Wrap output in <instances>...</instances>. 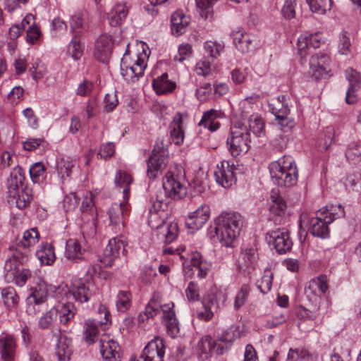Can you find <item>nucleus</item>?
Wrapping results in <instances>:
<instances>
[{
	"instance_id": "obj_1",
	"label": "nucleus",
	"mask_w": 361,
	"mask_h": 361,
	"mask_svg": "<svg viewBox=\"0 0 361 361\" xmlns=\"http://www.w3.org/2000/svg\"><path fill=\"white\" fill-rule=\"evenodd\" d=\"M169 202L170 200L163 198L161 194L157 195L148 214L149 226L153 229L158 230L157 235L165 243L173 242L178 233L177 223L166 224V220L170 215L168 211Z\"/></svg>"
},
{
	"instance_id": "obj_2",
	"label": "nucleus",
	"mask_w": 361,
	"mask_h": 361,
	"mask_svg": "<svg viewBox=\"0 0 361 361\" xmlns=\"http://www.w3.org/2000/svg\"><path fill=\"white\" fill-rule=\"evenodd\" d=\"M243 225L240 214L233 212H222L215 221V226L210 228L212 237L216 236L222 245L230 247L238 237Z\"/></svg>"
},
{
	"instance_id": "obj_3",
	"label": "nucleus",
	"mask_w": 361,
	"mask_h": 361,
	"mask_svg": "<svg viewBox=\"0 0 361 361\" xmlns=\"http://www.w3.org/2000/svg\"><path fill=\"white\" fill-rule=\"evenodd\" d=\"M273 182L279 187H290L298 182V171L295 161L290 156H283L269 165Z\"/></svg>"
},
{
	"instance_id": "obj_4",
	"label": "nucleus",
	"mask_w": 361,
	"mask_h": 361,
	"mask_svg": "<svg viewBox=\"0 0 361 361\" xmlns=\"http://www.w3.org/2000/svg\"><path fill=\"white\" fill-rule=\"evenodd\" d=\"M25 180V173L21 167L17 166L13 169L10 176L7 180V188L9 202L15 200L18 208H25L33 200L32 189L25 188L20 192Z\"/></svg>"
},
{
	"instance_id": "obj_5",
	"label": "nucleus",
	"mask_w": 361,
	"mask_h": 361,
	"mask_svg": "<svg viewBox=\"0 0 361 361\" xmlns=\"http://www.w3.org/2000/svg\"><path fill=\"white\" fill-rule=\"evenodd\" d=\"M162 187L165 193L164 198L179 200L187 194L185 172L182 166L170 168L162 178Z\"/></svg>"
},
{
	"instance_id": "obj_6",
	"label": "nucleus",
	"mask_w": 361,
	"mask_h": 361,
	"mask_svg": "<svg viewBox=\"0 0 361 361\" xmlns=\"http://www.w3.org/2000/svg\"><path fill=\"white\" fill-rule=\"evenodd\" d=\"M97 271L95 265L88 264L85 271L87 278L85 279L78 277L73 278L68 286V294L72 295L75 301L80 303L87 302L97 291L94 282L89 279Z\"/></svg>"
},
{
	"instance_id": "obj_7",
	"label": "nucleus",
	"mask_w": 361,
	"mask_h": 361,
	"mask_svg": "<svg viewBox=\"0 0 361 361\" xmlns=\"http://www.w3.org/2000/svg\"><path fill=\"white\" fill-rule=\"evenodd\" d=\"M250 133L243 121H236L231 128L226 144L233 157L246 153L250 147Z\"/></svg>"
},
{
	"instance_id": "obj_8",
	"label": "nucleus",
	"mask_w": 361,
	"mask_h": 361,
	"mask_svg": "<svg viewBox=\"0 0 361 361\" xmlns=\"http://www.w3.org/2000/svg\"><path fill=\"white\" fill-rule=\"evenodd\" d=\"M168 163V151L165 147L163 140L157 139L147 161V176L154 179L166 166Z\"/></svg>"
},
{
	"instance_id": "obj_9",
	"label": "nucleus",
	"mask_w": 361,
	"mask_h": 361,
	"mask_svg": "<svg viewBox=\"0 0 361 361\" xmlns=\"http://www.w3.org/2000/svg\"><path fill=\"white\" fill-rule=\"evenodd\" d=\"M135 59L132 60L126 53L121 63V73L122 76L128 82H135L141 77L147 67L144 58L137 55Z\"/></svg>"
},
{
	"instance_id": "obj_10",
	"label": "nucleus",
	"mask_w": 361,
	"mask_h": 361,
	"mask_svg": "<svg viewBox=\"0 0 361 361\" xmlns=\"http://www.w3.org/2000/svg\"><path fill=\"white\" fill-rule=\"evenodd\" d=\"M99 353L102 361H121L123 350L117 341L110 335L102 334L99 341Z\"/></svg>"
},
{
	"instance_id": "obj_11",
	"label": "nucleus",
	"mask_w": 361,
	"mask_h": 361,
	"mask_svg": "<svg viewBox=\"0 0 361 361\" xmlns=\"http://www.w3.org/2000/svg\"><path fill=\"white\" fill-rule=\"evenodd\" d=\"M130 205L128 201L114 203L109 209V219L110 224L115 232H121L126 226V219L130 214Z\"/></svg>"
},
{
	"instance_id": "obj_12",
	"label": "nucleus",
	"mask_w": 361,
	"mask_h": 361,
	"mask_svg": "<svg viewBox=\"0 0 361 361\" xmlns=\"http://www.w3.org/2000/svg\"><path fill=\"white\" fill-rule=\"evenodd\" d=\"M126 245V244L123 235H120L110 239L108 245L103 251V255L100 259V262L103 263L105 267H111L114 261L120 254L125 253Z\"/></svg>"
},
{
	"instance_id": "obj_13",
	"label": "nucleus",
	"mask_w": 361,
	"mask_h": 361,
	"mask_svg": "<svg viewBox=\"0 0 361 361\" xmlns=\"http://www.w3.org/2000/svg\"><path fill=\"white\" fill-rule=\"evenodd\" d=\"M234 169V166L230 165L228 161H221L214 173L216 182L225 188L231 187L235 183Z\"/></svg>"
},
{
	"instance_id": "obj_14",
	"label": "nucleus",
	"mask_w": 361,
	"mask_h": 361,
	"mask_svg": "<svg viewBox=\"0 0 361 361\" xmlns=\"http://www.w3.org/2000/svg\"><path fill=\"white\" fill-rule=\"evenodd\" d=\"M209 214V207L207 204L200 205L195 211L189 213L185 220L186 227L191 233L198 231L208 221Z\"/></svg>"
},
{
	"instance_id": "obj_15",
	"label": "nucleus",
	"mask_w": 361,
	"mask_h": 361,
	"mask_svg": "<svg viewBox=\"0 0 361 361\" xmlns=\"http://www.w3.org/2000/svg\"><path fill=\"white\" fill-rule=\"evenodd\" d=\"M324 214L322 212H316L315 216L312 217L309 221L308 230L315 237L327 238L330 234L329 225L331 223L329 221H326Z\"/></svg>"
},
{
	"instance_id": "obj_16",
	"label": "nucleus",
	"mask_w": 361,
	"mask_h": 361,
	"mask_svg": "<svg viewBox=\"0 0 361 361\" xmlns=\"http://www.w3.org/2000/svg\"><path fill=\"white\" fill-rule=\"evenodd\" d=\"M164 353V340L156 337L145 347L141 358L143 361H163Z\"/></svg>"
},
{
	"instance_id": "obj_17",
	"label": "nucleus",
	"mask_w": 361,
	"mask_h": 361,
	"mask_svg": "<svg viewBox=\"0 0 361 361\" xmlns=\"http://www.w3.org/2000/svg\"><path fill=\"white\" fill-rule=\"evenodd\" d=\"M331 60L329 56L319 53L313 55L310 61V73L314 79L318 80L329 71Z\"/></svg>"
},
{
	"instance_id": "obj_18",
	"label": "nucleus",
	"mask_w": 361,
	"mask_h": 361,
	"mask_svg": "<svg viewBox=\"0 0 361 361\" xmlns=\"http://www.w3.org/2000/svg\"><path fill=\"white\" fill-rule=\"evenodd\" d=\"M99 310L104 312L105 321H96L95 319H88L85 320L84 324V338L85 342L89 345L96 341L99 334V326L106 324L110 318V314L106 310L104 307H100Z\"/></svg>"
},
{
	"instance_id": "obj_19",
	"label": "nucleus",
	"mask_w": 361,
	"mask_h": 361,
	"mask_svg": "<svg viewBox=\"0 0 361 361\" xmlns=\"http://www.w3.org/2000/svg\"><path fill=\"white\" fill-rule=\"evenodd\" d=\"M345 77L349 82L345 95V102L348 104H353L358 99L357 92L361 87V75L355 70L350 68L345 71Z\"/></svg>"
},
{
	"instance_id": "obj_20",
	"label": "nucleus",
	"mask_w": 361,
	"mask_h": 361,
	"mask_svg": "<svg viewBox=\"0 0 361 361\" xmlns=\"http://www.w3.org/2000/svg\"><path fill=\"white\" fill-rule=\"evenodd\" d=\"M113 42L110 35L104 34L100 35L95 42L94 56L101 62H106L111 56Z\"/></svg>"
},
{
	"instance_id": "obj_21",
	"label": "nucleus",
	"mask_w": 361,
	"mask_h": 361,
	"mask_svg": "<svg viewBox=\"0 0 361 361\" xmlns=\"http://www.w3.org/2000/svg\"><path fill=\"white\" fill-rule=\"evenodd\" d=\"M276 252L279 254H284L289 251L293 245L289 233L284 229H279L272 231L269 236Z\"/></svg>"
},
{
	"instance_id": "obj_22",
	"label": "nucleus",
	"mask_w": 361,
	"mask_h": 361,
	"mask_svg": "<svg viewBox=\"0 0 361 361\" xmlns=\"http://www.w3.org/2000/svg\"><path fill=\"white\" fill-rule=\"evenodd\" d=\"M219 307L216 298L214 295H209L202 302V307L197 310V317L203 321L210 320Z\"/></svg>"
},
{
	"instance_id": "obj_23",
	"label": "nucleus",
	"mask_w": 361,
	"mask_h": 361,
	"mask_svg": "<svg viewBox=\"0 0 361 361\" xmlns=\"http://www.w3.org/2000/svg\"><path fill=\"white\" fill-rule=\"evenodd\" d=\"M55 353L59 361H69L73 354L71 339L60 334L55 346Z\"/></svg>"
},
{
	"instance_id": "obj_24",
	"label": "nucleus",
	"mask_w": 361,
	"mask_h": 361,
	"mask_svg": "<svg viewBox=\"0 0 361 361\" xmlns=\"http://www.w3.org/2000/svg\"><path fill=\"white\" fill-rule=\"evenodd\" d=\"M16 353V341L8 334H0V357L4 360L13 359Z\"/></svg>"
},
{
	"instance_id": "obj_25",
	"label": "nucleus",
	"mask_w": 361,
	"mask_h": 361,
	"mask_svg": "<svg viewBox=\"0 0 361 361\" xmlns=\"http://www.w3.org/2000/svg\"><path fill=\"white\" fill-rule=\"evenodd\" d=\"M169 128L172 142L176 145H180L183 142L185 135L182 115L180 113L176 114Z\"/></svg>"
},
{
	"instance_id": "obj_26",
	"label": "nucleus",
	"mask_w": 361,
	"mask_h": 361,
	"mask_svg": "<svg viewBox=\"0 0 361 361\" xmlns=\"http://www.w3.org/2000/svg\"><path fill=\"white\" fill-rule=\"evenodd\" d=\"M128 13V6L126 3L116 4L108 14V20L111 26L120 25Z\"/></svg>"
},
{
	"instance_id": "obj_27",
	"label": "nucleus",
	"mask_w": 361,
	"mask_h": 361,
	"mask_svg": "<svg viewBox=\"0 0 361 361\" xmlns=\"http://www.w3.org/2000/svg\"><path fill=\"white\" fill-rule=\"evenodd\" d=\"M65 257L68 260L76 263L83 259V250L77 240L69 239L66 242Z\"/></svg>"
},
{
	"instance_id": "obj_28",
	"label": "nucleus",
	"mask_w": 361,
	"mask_h": 361,
	"mask_svg": "<svg viewBox=\"0 0 361 361\" xmlns=\"http://www.w3.org/2000/svg\"><path fill=\"white\" fill-rule=\"evenodd\" d=\"M168 77V74L165 73L153 80L152 87L157 94H168L171 92L176 88V83L169 80Z\"/></svg>"
},
{
	"instance_id": "obj_29",
	"label": "nucleus",
	"mask_w": 361,
	"mask_h": 361,
	"mask_svg": "<svg viewBox=\"0 0 361 361\" xmlns=\"http://www.w3.org/2000/svg\"><path fill=\"white\" fill-rule=\"evenodd\" d=\"M231 36L235 46L240 51L246 53L249 51L252 42L250 35L243 30H238L233 31Z\"/></svg>"
},
{
	"instance_id": "obj_30",
	"label": "nucleus",
	"mask_w": 361,
	"mask_h": 361,
	"mask_svg": "<svg viewBox=\"0 0 361 361\" xmlns=\"http://www.w3.org/2000/svg\"><path fill=\"white\" fill-rule=\"evenodd\" d=\"M190 261L191 265L197 271V275L199 278L202 279L207 275L211 264L206 260H203L200 252H192Z\"/></svg>"
},
{
	"instance_id": "obj_31",
	"label": "nucleus",
	"mask_w": 361,
	"mask_h": 361,
	"mask_svg": "<svg viewBox=\"0 0 361 361\" xmlns=\"http://www.w3.org/2000/svg\"><path fill=\"white\" fill-rule=\"evenodd\" d=\"M36 256L41 264L44 265H51L56 259L54 247L47 243H42L36 252Z\"/></svg>"
},
{
	"instance_id": "obj_32",
	"label": "nucleus",
	"mask_w": 361,
	"mask_h": 361,
	"mask_svg": "<svg viewBox=\"0 0 361 361\" xmlns=\"http://www.w3.org/2000/svg\"><path fill=\"white\" fill-rule=\"evenodd\" d=\"M257 260L255 250L252 248L246 249L242 252L239 259V268L244 271H250L255 268Z\"/></svg>"
},
{
	"instance_id": "obj_33",
	"label": "nucleus",
	"mask_w": 361,
	"mask_h": 361,
	"mask_svg": "<svg viewBox=\"0 0 361 361\" xmlns=\"http://www.w3.org/2000/svg\"><path fill=\"white\" fill-rule=\"evenodd\" d=\"M171 21L172 31H175L178 35H180L185 32V27L189 24L190 18L181 11H176L172 15Z\"/></svg>"
},
{
	"instance_id": "obj_34",
	"label": "nucleus",
	"mask_w": 361,
	"mask_h": 361,
	"mask_svg": "<svg viewBox=\"0 0 361 361\" xmlns=\"http://www.w3.org/2000/svg\"><path fill=\"white\" fill-rule=\"evenodd\" d=\"M39 240V233L36 228L26 230L23 235L22 239L18 243V248L29 250L30 247L35 245Z\"/></svg>"
},
{
	"instance_id": "obj_35",
	"label": "nucleus",
	"mask_w": 361,
	"mask_h": 361,
	"mask_svg": "<svg viewBox=\"0 0 361 361\" xmlns=\"http://www.w3.org/2000/svg\"><path fill=\"white\" fill-rule=\"evenodd\" d=\"M30 295L27 298L29 302L31 299L33 300L35 304L39 305L44 303L48 298V289L47 285L42 282L37 284L36 286L30 288Z\"/></svg>"
},
{
	"instance_id": "obj_36",
	"label": "nucleus",
	"mask_w": 361,
	"mask_h": 361,
	"mask_svg": "<svg viewBox=\"0 0 361 361\" xmlns=\"http://www.w3.org/2000/svg\"><path fill=\"white\" fill-rule=\"evenodd\" d=\"M6 271V277L8 279L14 280L15 283L20 287H23L31 276V271L29 269H23L19 270L18 267L17 269L11 268V271Z\"/></svg>"
},
{
	"instance_id": "obj_37",
	"label": "nucleus",
	"mask_w": 361,
	"mask_h": 361,
	"mask_svg": "<svg viewBox=\"0 0 361 361\" xmlns=\"http://www.w3.org/2000/svg\"><path fill=\"white\" fill-rule=\"evenodd\" d=\"M94 197V195L89 192L86 196H85L80 207V211L83 216L85 215L86 212L88 213L87 214L90 216L88 221H90L92 225H94V221L97 217Z\"/></svg>"
},
{
	"instance_id": "obj_38",
	"label": "nucleus",
	"mask_w": 361,
	"mask_h": 361,
	"mask_svg": "<svg viewBox=\"0 0 361 361\" xmlns=\"http://www.w3.org/2000/svg\"><path fill=\"white\" fill-rule=\"evenodd\" d=\"M196 351L200 360H207L212 353V339L210 336L202 338L197 343Z\"/></svg>"
},
{
	"instance_id": "obj_39",
	"label": "nucleus",
	"mask_w": 361,
	"mask_h": 361,
	"mask_svg": "<svg viewBox=\"0 0 361 361\" xmlns=\"http://www.w3.org/2000/svg\"><path fill=\"white\" fill-rule=\"evenodd\" d=\"M131 176L126 172L118 171L115 177V183L119 188H123V200L128 201L130 195V184Z\"/></svg>"
},
{
	"instance_id": "obj_40",
	"label": "nucleus",
	"mask_w": 361,
	"mask_h": 361,
	"mask_svg": "<svg viewBox=\"0 0 361 361\" xmlns=\"http://www.w3.org/2000/svg\"><path fill=\"white\" fill-rule=\"evenodd\" d=\"M319 212H324V215L326 218V221H329L332 223L337 219L342 218L345 216V212L343 207L340 205H326L325 207L318 210Z\"/></svg>"
},
{
	"instance_id": "obj_41",
	"label": "nucleus",
	"mask_w": 361,
	"mask_h": 361,
	"mask_svg": "<svg viewBox=\"0 0 361 361\" xmlns=\"http://www.w3.org/2000/svg\"><path fill=\"white\" fill-rule=\"evenodd\" d=\"M54 308L58 310L59 321L63 324H67L75 314V307L70 302L63 304Z\"/></svg>"
},
{
	"instance_id": "obj_42",
	"label": "nucleus",
	"mask_w": 361,
	"mask_h": 361,
	"mask_svg": "<svg viewBox=\"0 0 361 361\" xmlns=\"http://www.w3.org/2000/svg\"><path fill=\"white\" fill-rule=\"evenodd\" d=\"M284 101L285 96L281 95L276 102L269 104V111L275 116L276 119L290 114V109L287 105L284 104Z\"/></svg>"
},
{
	"instance_id": "obj_43",
	"label": "nucleus",
	"mask_w": 361,
	"mask_h": 361,
	"mask_svg": "<svg viewBox=\"0 0 361 361\" xmlns=\"http://www.w3.org/2000/svg\"><path fill=\"white\" fill-rule=\"evenodd\" d=\"M28 250H25V252H22L18 250H16L12 255V256L6 261L5 270H11V268L17 269L19 265L23 264L25 262L27 259Z\"/></svg>"
},
{
	"instance_id": "obj_44",
	"label": "nucleus",
	"mask_w": 361,
	"mask_h": 361,
	"mask_svg": "<svg viewBox=\"0 0 361 361\" xmlns=\"http://www.w3.org/2000/svg\"><path fill=\"white\" fill-rule=\"evenodd\" d=\"M286 207V202L283 197L273 192L271 195L270 212L275 215L281 216L285 213Z\"/></svg>"
},
{
	"instance_id": "obj_45",
	"label": "nucleus",
	"mask_w": 361,
	"mask_h": 361,
	"mask_svg": "<svg viewBox=\"0 0 361 361\" xmlns=\"http://www.w3.org/2000/svg\"><path fill=\"white\" fill-rule=\"evenodd\" d=\"M161 305L155 300L152 299L146 306L145 311L138 316V321L144 322L145 320L153 318L160 312Z\"/></svg>"
},
{
	"instance_id": "obj_46",
	"label": "nucleus",
	"mask_w": 361,
	"mask_h": 361,
	"mask_svg": "<svg viewBox=\"0 0 361 361\" xmlns=\"http://www.w3.org/2000/svg\"><path fill=\"white\" fill-rule=\"evenodd\" d=\"M4 305L8 309L16 308L18 304L19 298L12 287L5 288L1 291Z\"/></svg>"
},
{
	"instance_id": "obj_47",
	"label": "nucleus",
	"mask_w": 361,
	"mask_h": 361,
	"mask_svg": "<svg viewBox=\"0 0 361 361\" xmlns=\"http://www.w3.org/2000/svg\"><path fill=\"white\" fill-rule=\"evenodd\" d=\"M310 10L315 13L323 15L330 11L332 6V0H307Z\"/></svg>"
},
{
	"instance_id": "obj_48",
	"label": "nucleus",
	"mask_w": 361,
	"mask_h": 361,
	"mask_svg": "<svg viewBox=\"0 0 361 361\" xmlns=\"http://www.w3.org/2000/svg\"><path fill=\"white\" fill-rule=\"evenodd\" d=\"M30 176L33 183H42L46 178V169L42 162L33 164L29 170Z\"/></svg>"
},
{
	"instance_id": "obj_49",
	"label": "nucleus",
	"mask_w": 361,
	"mask_h": 361,
	"mask_svg": "<svg viewBox=\"0 0 361 361\" xmlns=\"http://www.w3.org/2000/svg\"><path fill=\"white\" fill-rule=\"evenodd\" d=\"M249 133L251 131L257 136H261L264 134V124L263 121L257 115H252L248 120L247 125Z\"/></svg>"
},
{
	"instance_id": "obj_50",
	"label": "nucleus",
	"mask_w": 361,
	"mask_h": 361,
	"mask_svg": "<svg viewBox=\"0 0 361 361\" xmlns=\"http://www.w3.org/2000/svg\"><path fill=\"white\" fill-rule=\"evenodd\" d=\"M71 28L74 36H78L87 29V24L80 14H75L71 20Z\"/></svg>"
},
{
	"instance_id": "obj_51",
	"label": "nucleus",
	"mask_w": 361,
	"mask_h": 361,
	"mask_svg": "<svg viewBox=\"0 0 361 361\" xmlns=\"http://www.w3.org/2000/svg\"><path fill=\"white\" fill-rule=\"evenodd\" d=\"M116 305L118 311L125 312L131 306V294L128 291L121 290L118 293Z\"/></svg>"
},
{
	"instance_id": "obj_52",
	"label": "nucleus",
	"mask_w": 361,
	"mask_h": 361,
	"mask_svg": "<svg viewBox=\"0 0 361 361\" xmlns=\"http://www.w3.org/2000/svg\"><path fill=\"white\" fill-rule=\"evenodd\" d=\"M204 47L207 57L213 61L220 56L224 46L221 43L209 40L204 42Z\"/></svg>"
},
{
	"instance_id": "obj_53",
	"label": "nucleus",
	"mask_w": 361,
	"mask_h": 361,
	"mask_svg": "<svg viewBox=\"0 0 361 361\" xmlns=\"http://www.w3.org/2000/svg\"><path fill=\"white\" fill-rule=\"evenodd\" d=\"M218 0H195L196 5L199 9L202 18L207 19L212 13L214 4Z\"/></svg>"
},
{
	"instance_id": "obj_54",
	"label": "nucleus",
	"mask_w": 361,
	"mask_h": 361,
	"mask_svg": "<svg viewBox=\"0 0 361 361\" xmlns=\"http://www.w3.org/2000/svg\"><path fill=\"white\" fill-rule=\"evenodd\" d=\"M82 52L83 49L80 44V39L78 38V36H74L68 47V54L75 60H78L82 56Z\"/></svg>"
},
{
	"instance_id": "obj_55",
	"label": "nucleus",
	"mask_w": 361,
	"mask_h": 361,
	"mask_svg": "<svg viewBox=\"0 0 361 361\" xmlns=\"http://www.w3.org/2000/svg\"><path fill=\"white\" fill-rule=\"evenodd\" d=\"M58 317V310L51 308L39 320V326L42 329H48L52 322L56 319Z\"/></svg>"
},
{
	"instance_id": "obj_56",
	"label": "nucleus",
	"mask_w": 361,
	"mask_h": 361,
	"mask_svg": "<svg viewBox=\"0 0 361 361\" xmlns=\"http://www.w3.org/2000/svg\"><path fill=\"white\" fill-rule=\"evenodd\" d=\"M273 274L267 271L260 280L257 281V287L263 294L268 293L272 286Z\"/></svg>"
},
{
	"instance_id": "obj_57",
	"label": "nucleus",
	"mask_w": 361,
	"mask_h": 361,
	"mask_svg": "<svg viewBox=\"0 0 361 361\" xmlns=\"http://www.w3.org/2000/svg\"><path fill=\"white\" fill-rule=\"evenodd\" d=\"M311 355L306 349H290L288 359L292 361H309Z\"/></svg>"
},
{
	"instance_id": "obj_58",
	"label": "nucleus",
	"mask_w": 361,
	"mask_h": 361,
	"mask_svg": "<svg viewBox=\"0 0 361 361\" xmlns=\"http://www.w3.org/2000/svg\"><path fill=\"white\" fill-rule=\"evenodd\" d=\"M250 290V287L247 285L244 284L241 286L235 298L234 308L235 310H238L245 303Z\"/></svg>"
},
{
	"instance_id": "obj_59",
	"label": "nucleus",
	"mask_w": 361,
	"mask_h": 361,
	"mask_svg": "<svg viewBox=\"0 0 361 361\" xmlns=\"http://www.w3.org/2000/svg\"><path fill=\"white\" fill-rule=\"evenodd\" d=\"M192 53V45L190 44H183L178 47V54L174 56V59L179 62L189 59Z\"/></svg>"
},
{
	"instance_id": "obj_60",
	"label": "nucleus",
	"mask_w": 361,
	"mask_h": 361,
	"mask_svg": "<svg viewBox=\"0 0 361 361\" xmlns=\"http://www.w3.org/2000/svg\"><path fill=\"white\" fill-rule=\"evenodd\" d=\"M338 47V52L342 55H347L350 52L351 42L346 32H343L341 35Z\"/></svg>"
},
{
	"instance_id": "obj_61",
	"label": "nucleus",
	"mask_w": 361,
	"mask_h": 361,
	"mask_svg": "<svg viewBox=\"0 0 361 361\" xmlns=\"http://www.w3.org/2000/svg\"><path fill=\"white\" fill-rule=\"evenodd\" d=\"M185 295L189 301H196L200 299V288L194 281H190L185 290Z\"/></svg>"
},
{
	"instance_id": "obj_62",
	"label": "nucleus",
	"mask_w": 361,
	"mask_h": 361,
	"mask_svg": "<svg viewBox=\"0 0 361 361\" xmlns=\"http://www.w3.org/2000/svg\"><path fill=\"white\" fill-rule=\"evenodd\" d=\"M296 0H285L282 8V13L287 19L293 18L295 16Z\"/></svg>"
},
{
	"instance_id": "obj_63",
	"label": "nucleus",
	"mask_w": 361,
	"mask_h": 361,
	"mask_svg": "<svg viewBox=\"0 0 361 361\" xmlns=\"http://www.w3.org/2000/svg\"><path fill=\"white\" fill-rule=\"evenodd\" d=\"M80 198L75 192H71L66 195L63 200V207L66 210H71L77 207Z\"/></svg>"
},
{
	"instance_id": "obj_64",
	"label": "nucleus",
	"mask_w": 361,
	"mask_h": 361,
	"mask_svg": "<svg viewBox=\"0 0 361 361\" xmlns=\"http://www.w3.org/2000/svg\"><path fill=\"white\" fill-rule=\"evenodd\" d=\"M345 157L349 161H355L361 157V146L353 145L345 151Z\"/></svg>"
}]
</instances>
